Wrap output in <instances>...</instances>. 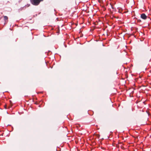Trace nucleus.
<instances>
[{"mask_svg":"<svg viewBox=\"0 0 151 151\" xmlns=\"http://www.w3.org/2000/svg\"><path fill=\"white\" fill-rule=\"evenodd\" d=\"M4 20H7L8 19V18L6 16H4Z\"/></svg>","mask_w":151,"mask_h":151,"instance_id":"obj_3","label":"nucleus"},{"mask_svg":"<svg viewBox=\"0 0 151 151\" xmlns=\"http://www.w3.org/2000/svg\"><path fill=\"white\" fill-rule=\"evenodd\" d=\"M6 105L5 106V109H6Z\"/></svg>","mask_w":151,"mask_h":151,"instance_id":"obj_5","label":"nucleus"},{"mask_svg":"<svg viewBox=\"0 0 151 151\" xmlns=\"http://www.w3.org/2000/svg\"><path fill=\"white\" fill-rule=\"evenodd\" d=\"M141 17L143 19H147V16L145 14H142L141 15Z\"/></svg>","mask_w":151,"mask_h":151,"instance_id":"obj_2","label":"nucleus"},{"mask_svg":"<svg viewBox=\"0 0 151 151\" xmlns=\"http://www.w3.org/2000/svg\"><path fill=\"white\" fill-rule=\"evenodd\" d=\"M43 0H30L31 3L33 5L35 6L38 5L40 1Z\"/></svg>","mask_w":151,"mask_h":151,"instance_id":"obj_1","label":"nucleus"},{"mask_svg":"<svg viewBox=\"0 0 151 151\" xmlns=\"http://www.w3.org/2000/svg\"><path fill=\"white\" fill-rule=\"evenodd\" d=\"M138 21H139V22H140L141 21V20H139V19L138 20Z\"/></svg>","mask_w":151,"mask_h":151,"instance_id":"obj_4","label":"nucleus"}]
</instances>
